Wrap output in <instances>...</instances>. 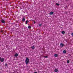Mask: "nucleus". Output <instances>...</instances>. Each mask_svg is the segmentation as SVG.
I'll list each match as a JSON object with an SVG mask.
<instances>
[{
  "label": "nucleus",
  "mask_w": 73,
  "mask_h": 73,
  "mask_svg": "<svg viewBox=\"0 0 73 73\" xmlns=\"http://www.w3.org/2000/svg\"><path fill=\"white\" fill-rule=\"evenodd\" d=\"M29 59L28 58H26V60H25V62L26 63V64H28L29 62Z\"/></svg>",
  "instance_id": "obj_1"
},
{
  "label": "nucleus",
  "mask_w": 73,
  "mask_h": 73,
  "mask_svg": "<svg viewBox=\"0 0 73 73\" xmlns=\"http://www.w3.org/2000/svg\"><path fill=\"white\" fill-rule=\"evenodd\" d=\"M4 58H1V57H0V61L1 62H3V61H4Z\"/></svg>",
  "instance_id": "obj_2"
},
{
  "label": "nucleus",
  "mask_w": 73,
  "mask_h": 73,
  "mask_svg": "<svg viewBox=\"0 0 73 73\" xmlns=\"http://www.w3.org/2000/svg\"><path fill=\"white\" fill-rule=\"evenodd\" d=\"M31 48L32 49H33V50L35 48V46H31Z\"/></svg>",
  "instance_id": "obj_3"
},
{
  "label": "nucleus",
  "mask_w": 73,
  "mask_h": 73,
  "mask_svg": "<svg viewBox=\"0 0 73 73\" xmlns=\"http://www.w3.org/2000/svg\"><path fill=\"white\" fill-rule=\"evenodd\" d=\"M64 44L62 43H60V46H61L62 47H63V46H64Z\"/></svg>",
  "instance_id": "obj_4"
},
{
  "label": "nucleus",
  "mask_w": 73,
  "mask_h": 73,
  "mask_svg": "<svg viewBox=\"0 0 73 73\" xmlns=\"http://www.w3.org/2000/svg\"><path fill=\"white\" fill-rule=\"evenodd\" d=\"M25 18L24 17L22 19V21L23 22H24L25 21Z\"/></svg>",
  "instance_id": "obj_5"
},
{
  "label": "nucleus",
  "mask_w": 73,
  "mask_h": 73,
  "mask_svg": "<svg viewBox=\"0 0 73 73\" xmlns=\"http://www.w3.org/2000/svg\"><path fill=\"white\" fill-rule=\"evenodd\" d=\"M1 22L2 23H5V21L3 19H2L1 20Z\"/></svg>",
  "instance_id": "obj_6"
},
{
  "label": "nucleus",
  "mask_w": 73,
  "mask_h": 73,
  "mask_svg": "<svg viewBox=\"0 0 73 73\" xmlns=\"http://www.w3.org/2000/svg\"><path fill=\"white\" fill-rule=\"evenodd\" d=\"M54 13L53 12H51L50 13V15H52Z\"/></svg>",
  "instance_id": "obj_7"
},
{
  "label": "nucleus",
  "mask_w": 73,
  "mask_h": 73,
  "mask_svg": "<svg viewBox=\"0 0 73 73\" xmlns=\"http://www.w3.org/2000/svg\"><path fill=\"white\" fill-rule=\"evenodd\" d=\"M54 56H55V57H57V56H58V55H57V54H55L54 55Z\"/></svg>",
  "instance_id": "obj_8"
},
{
  "label": "nucleus",
  "mask_w": 73,
  "mask_h": 73,
  "mask_svg": "<svg viewBox=\"0 0 73 73\" xmlns=\"http://www.w3.org/2000/svg\"><path fill=\"white\" fill-rule=\"evenodd\" d=\"M62 34H65V32L64 31H63L62 32Z\"/></svg>",
  "instance_id": "obj_9"
},
{
  "label": "nucleus",
  "mask_w": 73,
  "mask_h": 73,
  "mask_svg": "<svg viewBox=\"0 0 73 73\" xmlns=\"http://www.w3.org/2000/svg\"><path fill=\"white\" fill-rule=\"evenodd\" d=\"M18 56V54L17 53L15 55V57H17Z\"/></svg>",
  "instance_id": "obj_10"
},
{
  "label": "nucleus",
  "mask_w": 73,
  "mask_h": 73,
  "mask_svg": "<svg viewBox=\"0 0 73 73\" xmlns=\"http://www.w3.org/2000/svg\"><path fill=\"white\" fill-rule=\"evenodd\" d=\"M54 72H58V70H57V69H55L54 70Z\"/></svg>",
  "instance_id": "obj_11"
},
{
  "label": "nucleus",
  "mask_w": 73,
  "mask_h": 73,
  "mask_svg": "<svg viewBox=\"0 0 73 73\" xmlns=\"http://www.w3.org/2000/svg\"><path fill=\"white\" fill-rule=\"evenodd\" d=\"M63 52L64 53H66V51L65 50H64L63 51Z\"/></svg>",
  "instance_id": "obj_12"
},
{
  "label": "nucleus",
  "mask_w": 73,
  "mask_h": 73,
  "mask_svg": "<svg viewBox=\"0 0 73 73\" xmlns=\"http://www.w3.org/2000/svg\"><path fill=\"white\" fill-rule=\"evenodd\" d=\"M28 28H29V29H30L31 28V27L29 26L28 27Z\"/></svg>",
  "instance_id": "obj_13"
},
{
  "label": "nucleus",
  "mask_w": 73,
  "mask_h": 73,
  "mask_svg": "<svg viewBox=\"0 0 73 73\" xmlns=\"http://www.w3.org/2000/svg\"><path fill=\"white\" fill-rule=\"evenodd\" d=\"M28 24V21H26L25 24Z\"/></svg>",
  "instance_id": "obj_14"
},
{
  "label": "nucleus",
  "mask_w": 73,
  "mask_h": 73,
  "mask_svg": "<svg viewBox=\"0 0 73 73\" xmlns=\"http://www.w3.org/2000/svg\"><path fill=\"white\" fill-rule=\"evenodd\" d=\"M5 66H7L8 65L6 63L5 64Z\"/></svg>",
  "instance_id": "obj_15"
},
{
  "label": "nucleus",
  "mask_w": 73,
  "mask_h": 73,
  "mask_svg": "<svg viewBox=\"0 0 73 73\" xmlns=\"http://www.w3.org/2000/svg\"><path fill=\"white\" fill-rule=\"evenodd\" d=\"M56 5L58 6V5H59L58 3H56Z\"/></svg>",
  "instance_id": "obj_16"
},
{
  "label": "nucleus",
  "mask_w": 73,
  "mask_h": 73,
  "mask_svg": "<svg viewBox=\"0 0 73 73\" xmlns=\"http://www.w3.org/2000/svg\"><path fill=\"white\" fill-rule=\"evenodd\" d=\"M67 63H69V60H67Z\"/></svg>",
  "instance_id": "obj_17"
},
{
  "label": "nucleus",
  "mask_w": 73,
  "mask_h": 73,
  "mask_svg": "<svg viewBox=\"0 0 73 73\" xmlns=\"http://www.w3.org/2000/svg\"><path fill=\"white\" fill-rule=\"evenodd\" d=\"M44 57H45V58H48V56H46Z\"/></svg>",
  "instance_id": "obj_18"
},
{
  "label": "nucleus",
  "mask_w": 73,
  "mask_h": 73,
  "mask_svg": "<svg viewBox=\"0 0 73 73\" xmlns=\"http://www.w3.org/2000/svg\"><path fill=\"white\" fill-rule=\"evenodd\" d=\"M41 25H42V24H40V25H39V27H40V26H41Z\"/></svg>",
  "instance_id": "obj_19"
},
{
  "label": "nucleus",
  "mask_w": 73,
  "mask_h": 73,
  "mask_svg": "<svg viewBox=\"0 0 73 73\" xmlns=\"http://www.w3.org/2000/svg\"><path fill=\"white\" fill-rule=\"evenodd\" d=\"M71 35H72V36H73V33H72V34H71Z\"/></svg>",
  "instance_id": "obj_20"
},
{
  "label": "nucleus",
  "mask_w": 73,
  "mask_h": 73,
  "mask_svg": "<svg viewBox=\"0 0 73 73\" xmlns=\"http://www.w3.org/2000/svg\"><path fill=\"white\" fill-rule=\"evenodd\" d=\"M35 23H36V21H34V24H35Z\"/></svg>",
  "instance_id": "obj_21"
},
{
  "label": "nucleus",
  "mask_w": 73,
  "mask_h": 73,
  "mask_svg": "<svg viewBox=\"0 0 73 73\" xmlns=\"http://www.w3.org/2000/svg\"><path fill=\"white\" fill-rule=\"evenodd\" d=\"M1 32H3V31H1Z\"/></svg>",
  "instance_id": "obj_22"
}]
</instances>
